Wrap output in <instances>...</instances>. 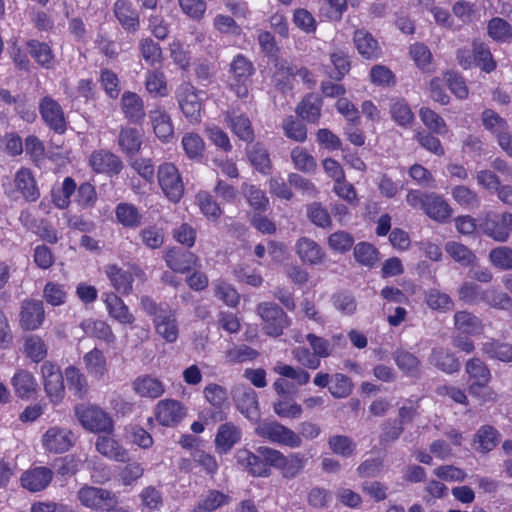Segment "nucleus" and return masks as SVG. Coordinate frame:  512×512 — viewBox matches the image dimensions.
<instances>
[{
    "label": "nucleus",
    "mask_w": 512,
    "mask_h": 512,
    "mask_svg": "<svg viewBox=\"0 0 512 512\" xmlns=\"http://www.w3.org/2000/svg\"><path fill=\"white\" fill-rule=\"evenodd\" d=\"M140 306L148 316L152 317L156 334L167 343H175L179 336L176 311L169 305L156 303L149 296L140 298Z\"/></svg>",
    "instance_id": "f257e3e1"
},
{
    "label": "nucleus",
    "mask_w": 512,
    "mask_h": 512,
    "mask_svg": "<svg viewBox=\"0 0 512 512\" xmlns=\"http://www.w3.org/2000/svg\"><path fill=\"white\" fill-rule=\"evenodd\" d=\"M465 372L468 375V391L473 397L482 402L496 401L497 394L488 387L491 372L487 365L479 358H472L466 362Z\"/></svg>",
    "instance_id": "f03ea898"
},
{
    "label": "nucleus",
    "mask_w": 512,
    "mask_h": 512,
    "mask_svg": "<svg viewBox=\"0 0 512 512\" xmlns=\"http://www.w3.org/2000/svg\"><path fill=\"white\" fill-rule=\"evenodd\" d=\"M478 232L497 242H506L512 233V213L483 212L478 215Z\"/></svg>",
    "instance_id": "7ed1b4c3"
},
{
    "label": "nucleus",
    "mask_w": 512,
    "mask_h": 512,
    "mask_svg": "<svg viewBox=\"0 0 512 512\" xmlns=\"http://www.w3.org/2000/svg\"><path fill=\"white\" fill-rule=\"evenodd\" d=\"M255 433L259 437L267 439L272 443L290 448H298L302 445L300 435L277 421H258L255 427Z\"/></svg>",
    "instance_id": "20e7f679"
},
{
    "label": "nucleus",
    "mask_w": 512,
    "mask_h": 512,
    "mask_svg": "<svg viewBox=\"0 0 512 512\" xmlns=\"http://www.w3.org/2000/svg\"><path fill=\"white\" fill-rule=\"evenodd\" d=\"M255 433L259 437L267 439L272 443L290 448H298L302 445L300 435L277 421H258L255 427Z\"/></svg>",
    "instance_id": "39448f33"
},
{
    "label": "nucleus",
    "mask_w": 512,
    "mask_h": 512,
    "mask_svg": "<svg viewBox=\"0 0 512 512\" xmlns=\"http://www.w3.org/2000/svg\"><path fill=\"white\" fill-rule=\"evenodd\" d=\"M255 433L259 437L267 439L272 443L290 448H298L302 445L300 435L277 421H258L255 427Z\"/></svg>",
    "instance_id": "423d86ee"
},
{
    "label": "nucleus",
    "mask_w": 512,
    "mask_h": 512,
    "mask_svg": "<svg viewBox=\"0 0 512 512\" xmlns=\"http://www.w3.org/2000/svg\"><path fill=\"white\" fill-rule=\"evenodd\" d=\"M75 416L82 427L90 432H110L113 429L111 416L99 406L78 404L75 406Z\"/></svg>",
    "instance_id": "0eeeda50"
},
{
    "label": "nucleus",
    "mask_w": 512,
    "mask_h": 512,
    "mask_svg": "<svg viewBox=\"0 0 512 512\" xmlns=\"http://www.w3.org/2000/svg\"><path fill=\"white\" fill-rule=\"evenodd\" d=\"M158 184L167 199L178 203L184 194V183L178 168L169 162L159 165L157 170Z\"/></svg>",
    "instance_id": "6e6552de"
},
{
    "label": "nucleus",
    "mask_w": 512,
    "mask_h": 512,
    "mask_svg": "<svg viewBox=\"0 0 512 512\" xmlns=\"http://www.w3.org/2000/svg\"><path fill=\"white\" fill-rule=\"evenodd\" d=\"M257 313L264 323L265 333L269 336H280L290 324L287 314L275 303H260L257 307Z\"/></svg>",
    "instance_id": "1a4fd4ad"
},
{
    "label": "nucleus",
    "mask_w": 512,
    "mask_h": 512,
    "mask_svg": "<svg viewBox=\"0 0 512 512\" xmlns=\"http://www.w3.org/2000/svg\"><path fill=\"white\" fill-rule=\"evenodd\" d=\"M177 101L179 107L192 124L201 122L202 113V98L199 92L189 83H183L177 90Z\"/></svg>",
    "instance_id": "9d476101"
},
{
    "label": "nucleus",
    "mask_w": 512,
    "mask_h": 512,
    "mask_svg": "<svg viewBox=\"0 0 512 512\" xmlns=\"http://www.w3.org/2000/svg\"><path fill=\"white\" fill-rule=\"evenodd\" d=\"M75 442L73 432L60 426L49 427L41 437L44 450L48 453L60 454L68 451Z\"/></svg>",
    "instance_id": "9b49d317"
},
{
    "label": "nucleus",
    "mask_w": 512,
    "mask_h": 512,
    "mask_svg": "<svg viewBox=\"0 0 512 512\" xmlns=\"http://www.w3.org/2000/svg\"><path fill=\"white\" fill-rule=\"evenodd\" d=\"M154 415L160 425L174 427L186 417L187 408L182 402L167 398L156 404Z\"/></svg>",
    "instance_id": "f8f14e48"
},
{
    "label": "nucleus",
    "mask_w": 512,
    "mask_h": 512,
    "mask_svg": "<svg viewBox=\"0 0 512 512\" xmlns=\"http://www.w3.org/2000/svg\"><path fill=\"white\" fill-rule=\"evenodd\" d=\"M39 112L44 123L57 134H63L67 120L61 105L50 96L40 100Z\"/></svg>",
    "instance_id": "ddd939ff"
},
{
    "label": "nucleus",
    "mask_w": 512,
    "mask_h": 512,
    "mask_svg": "<svg viewBox=\"0 0 512 512\" xmlns=\"http://www.w3.org/2000/svg\"><path fill=\"white\" fill-rule=\"evenodd\" d=\"M80 503L92 510H106L114 505V495L106 489L85 485L77 492Z\"/></svg>",
    "instance_id": "4468645a"
},
{
    "label": "nucleus",
    "mask_w": 512,
    "mask_h": 512,
    "mask_svg": "<svg viewBox=\"0 0 512 512\" xmlns=\"http://www.w3.org/2000/svg\"><path fill=\"white\" fill-rule=\"evenodd\" d=\"M44 390L52 403H59L64 396L63 374L59 367L49 361L41 366Z\"/></svg>",
    "instance_id": "2eb2a0df"
},
{
    "label": "nucleus",
    "mask_w": 512,
    "mask_h": 512,
    "mask_svg": "<svg viewBox=\"0 0 512 512\" xmlns=\"http://www.w3.org/2000/svg\"><path fill=\"white\" fill-rule=\"evenodd\" d=\"M230 72L233 74V77L237 82L236 84H231V88L235 91L238 97H247L248 87L246 83L254 72L252 63L243 55L239 54L231 63Z\"/></svg>",
    "instance_id": "dca6fc26"
},
{
    "label": "nucleus",
    "mask_w": 512,
    "mask_h": 512,
    "mask_svg": "<svg viewBox=\"0 0 512 512\" xmlns=\"http://www.w3.org/2000/svg\"><path fill=\"white\" fill-rule=\"evenodd\" d=\"M45 319L42 301L28 299L23 301L20 311V325L24 330L38 329Z\"/></svg>",
    "instance_id": "f3484780"
},
{
    "label": "nucleus",
    "mask_w": 512,
    "mask_h": 512,
    "mask_svg": "<svg viewBox=\"0 0 512 512\" xmlns=\"http://www.w3.org/2000/svg\"><path fill=\"white\" fill-rule=\"evenodd\" d=\"M53 479V471L44 466L32 467L22 473L20 481L23 488L30 492L46 489Z\"/></svg>",
    "instance_id": "a211bd4d"
},
{
    "label": "nucleus",
    "mask_w": 512,
    "mask_h": 512,
    "mask_svg": "<svg viewBox=\"0 0 512 512\" xmlns=\"http://www.w3.org/2000/svg\"><path fill=\"white\" fill-rule=\"evenodd\" d=\"M10 383L15 395L22 400L34 397L39 390L35 376L26 369L16 370L11 377Z\"/></svg>",
    "instance_id": "6ab92c4d"
},
{
    "label": "nucleus",
    "mask_w": 512,
    "mask_h": 512,
    "mask_svg": "<svg viewBox=\"0 0 512 512\" xmlns=\"http://www.w3.org/2000/svg\"><path fill=\"white\" fill-rule=\"evenodd\" d=\"M113 13L124 30L135 33L140 27L138 11L128 0H117L113 5Z\"/></svg>",
    "instance_id": "aec40b11"
},
{
    "label": "nucleus",
    "mask_w": 512,
    "mask_h": 512,
    "mask_svg": "<svg viewBox=\"0 0 512 512\" xmlns=\"http://www.w3.org/2000/svg\"><path fill=\"white\" fill-rule=\"evenodd\" d=\"M164 259L170 269L181 274L200 267V260L194 253L182 252L177 248L167 251Z\"/></svg>",
    "instance_id": "412c9836"
},
{
    "label": "nucleus",
    "mask_w": 512,
    "mask_h": 512,
    "mask_svg": "<svg viewBox=\"0 0 512 512\" xmlns=\"http://www.w3.org/2000/svg\"><path fill=\"white\" fill-rule=\"evenodd\" d=\"M295 252L299 259L308 265H319L325 258L326 253L323 248L314 240L308 237H301L295 244Z\"/></svg>",
    "instance_id": "4be33fe9"
},
{
    "label": "nucleus",
    "mask_w": 512,
    "mask_h": 512,
    "mask_svg": "<svg viewBox=\"0 0 512 512\" xmlns=\"http://www.w3.org/2000/svg\"><path fill=\"white\" fill-rule=\"evenodd\" d=\"M89 165L97 173L117 174L122 169L119 157L105 150L94 151L90 155Z\"/></svg>",
    "instance_id": "5701e85b"
},
{
    "label": "nucleus",
    "mask_w": 512,
    "mask_h": 512,
    "mask_svg": "<svg viewBox=\"0 0 512 512\" xmlns=\"http://www.w3.org/2000/svg\"><path fill=\"white\" fill-rule=\"evenodd\" d=\"M424 201L423 211L434 221L444 223L452 216L453 210L442 196L435 193H426V200Z\"/></svg>",
    "instance_id": "b1692460"
},
{
    "label": "nucleus",
    "mask_w": 512,
    "mask_h": 512,
    "mask_svg": "<svg viewBox=\"0 0 512 512\" xmlns=\"http://www.w3.org/2000/svg\"><path fill=\"white\" fill-rule=\"evenodd\" d=\"M83 364L88 374L98 381L103 380L109 370L104 352L97 347L84 354Z\"/></svg>",
    "instance_id": "393cba45"
},
{
    "label": "nucleus",
    "mask_w": 512,
    "mask_h": 512,
    "mask_svg": "<svg viewBox=\"0 0 512 512\" xmlns=\"http://www.w3.org/2000/svg\"><path fill=\"white\" fill-rule=\"evenodd\" d=\"M353 41L358 53L365 59L374 60L382 55L378 41L364 29L354 32Z\"/></svg>",
    "instance_id": "a878e982"
},
{
    "label": "nucleus",
    "mask_w": 512,
    "mask_h": 512,
    "mask_svg": "<svg viewBox=\"0 0 512 512\" xmlns=\"http://www.w3.org/2000/svg\"><path fill=\"white\" fill-rule=\"evenodd\" d=\"M104 296L108 315L112 319L123 325H132L135 322V316L120 297L114 293H107Z\"/></svg>",
    "instance_id": "bb28decb"
},
{
    "label": "nucleus",
    "mask_w": 512,
    "mask_h": 512,
    "mask_svg": "<svg viewBox=\"0 0 512 512\" xmlns=\"http://www.w3.org/2000/svg\"><path fill=\"white\" fill-rule=\"evenodd\" d=\"M235 458L237 463L253 476L267 477L270 475V468L266 467V463L258 453L254 454L243 448L237 450Z\"/></svg>",
    "instance_id": "cd10ccee"
},
{
    "label": "nucleus",
    "mask_w": 512,
    "mask_h": 512,
    "mask_svg": "<svg viewBox=\"0 0 512 512\" xmlns=\"http://www.w3.org/2000/svg\"><path fill=\"white\" fill-rule=\"evenodd\" d=\"M149 119L155 135L163 142H169L174 136V127L170 115L162 108L149 112Z\"/></svg>",
    "instance_id": "c85d7f7f"
},
{
    "label": "nucleus",
    "mask_w": 512,
    "mask_h": 512,
    "mask_svg": "<svg viewBox=\"0 0 512 512\" xmlns=\"http://www.w3.org/2000/svg\"><path fill=\"white\" fill-rule=\"evenodd\" d=\"M235 401L239 411L250 420L259 418V403L256 392L250 387L238 388Z\"/></svg>",
    "instance_id": "c756f323"
},
{
    "label": "nucleus",
    "mask_w": 512,
    "mask_h": 512,
    "mask_svg": "<svg viewBox=\"0 0 512 512\" xmlns=\"http://www.w3.org/2000/svg\"><path fill=\"white\" fill-rule=\"evenodd\" d=\"M80 328L87 336L95 337L107 344H113L116 341V336L106 321L88 318L80 323Z\"/></svg>",
    "instance_id": "7c9ffc66"
},
{
    "label": "nucleus",
    "mask_w": 512,
    "mask_h": 512,
    "mask_svg": "<svg viewBox=\"0 0 512 512\" xmlns=\"http://www.w3.org/2000/svg\"><path fill=\"white\" fill-rule=\"evenodd\" d=\"M15 187L27 201H36L40 192L32 172L27 168H21L15 174Z\"/></svg>",
    "instance_id": "2f4dec72"
},
{
    "label": "nucleus",
    "mask_w": 512,
    "mask_h": 512,
    "mask_svg": "<svg viewBox=\"0 0 512 512\" xmlns=\"http://www.w3.org/2000/svg\"><path fill=\"white\" fill-rule=\"evenodd\" d=\"M133 390L140 397L158 398L165 392L164 384L150 375L137 377L133 382Z\"/></svg>",
    "instance_id": "473e14b6"
},
{
    "label": "nucleus",
    "mask_w": 512,
    "mask_h": 512,
    "mask_svg": "<svg viewBox=\"0 0 512 512\" xmlns=\"http://www.w3.org/2000/svg\"><path fill=\"white\" fill-rule=\"evenodd\" d=\"M121 110L131 122H140L145 116L144 104L141 97L130 91L124 92L121 98Z\"/></svg>",
    "instance_id": "72a5a7b5"
},
{
    "label": "nucleus",
    "mask_w": 512,
    "mask_h": 512,
    "mask_svg": "<svg viewBox=\"0 0 512 512\" xmlns=\"http://www.w3.org/2000/svg\"><path fill=\"white\" fill-rule=\"evenodd\" d=\"M455 329L466 335H477L483 332L482 320L469 311H458L454 314Z\"/></svg>",
    "instance_id": "f704fd0d"
},
{
    "label": "nucleus",
    "mask_w": 512,
    "mask_h": 512,
    "mask_svg": "<svg viewBox=\"0 0 512 512\" xmlns=\"http://www.w3.org/2000/svg\"><path fill=\"white\" fill-rule=\"evenodd\" d=\"M241 438V430L231 422L221 424L218 428L215 444L219 451L228 452Z\"/></svg>",
    "instance_id": "c9c22d12"
},
{
    "label": "nucleus",
    "mask_w": 512,
    "mask_h": 512,
    "mask_svg": "<svg viewBox=\"0 0 512 512\" xmlns=\"http://www.w3.org/2000/svg\"><path fill=\"white\" fill-rule=\"evenodd\" d=\"M392 120L403 128H410L415 120L409 104L403 98H393L389 107Z\"/></svg>",
    "instance_id": "e433bc0d"
},
{
    "label": "nucleus",
    "mask_w": 512,
    "mask_h": 512,
    "mask_svg": "<svg viewBox=\"0 0 512 512\" xmlns=\"http://www.w3.org/2000/svg\"><path fill=\"white\" fill-rule=\"evenodd\" d=\"M225 122L232 132L241 140L251 141L253 139L251 122L244 114L227 112Z\"/></svg>",
    "instance_id": "4c0bfd02"
},
{
    "label": "nucleus",
    "mask_w": 512,
    "mask_h": 512,
    "mask_svg": "<svg viewBox=\"0 0 512 512\" xmlns=\"http://www.w3.org/2000/svg\"><path fill=\"white\" fill-rule=\"evenodd\" d=\"M105 273L117 292L127 295L132 291L133 277L131 273L116 265L106 266Z\"/></svg>",
    "instance_id": "58836bf2"
},
{
    "label": "nucleus",
    "mask_w": 512,
    "mask_h": 512,
    "mask_svg": "<svg viewBox=\"0 0 512 512\" xmlns=\"http://www.w3.org/2000/svg\"><path fill=\"white\" fill-rule=\"evenodd\" d=\"M195 203L199 207L203 216L211 222L218 221L223 214V210L219 203L207 191H199L195 195Z\"/></svg>",
    "instance_id": "ea45409f"
},
{
    "label": "nucleus",
    "mask_w": 512,
    "mask_h": 512,
    "mask_svg": "<svg viewBox=\"0 0 512 512\" xmlns=\"http://www.w3.org/2000/svg\"><path fill=\"white\" fill-rule=\"evenodd\" d=\"M64 377L70 391L78 398H83L88 390L89 385L86 376L81 370L75 366H68L64 371Z\"/></svg>",
    "instance_id": "a19ab883"
},
{
    "label": "nucleus",
    "mask_w": 512,
    "mask_h": 512,
    "mask_svg": "<svg viewBox=\"0 0 512 512\" xmlns=\"http://www.w3.org/2000/svg\"><path fill=\"white\" fill-rule=\"evenodd\" d=\"M96 449L102 455L115 461L124 462L128 459L127 451L113 438L101 436L96 441Z\"/></svg>",
    "instance_id": "79ce46f5"
},
{
    "label": "nucleus",
    "mask_w": 512,
    "mask_h": 512,
    "mask_svg": "<svg viewBox=\"0 0 512 512\" xmlns=\"http://www.w3.org/2000/svg\"><path fill=\"white\" fill-rule=\"evenodd\" d=\"M231 501L229 495L218 490H209L196 504L194 512H213Z\"/></svg>",
    "instance_id": "37998d69"
},
{
    "label": "nucleus",
    "mask_w": 512,
    "mask_h": 512,
    "mask_svg": "<svg viewBox=\"0 0 512 512\" xmlns=\"http://www.w3.org/2000/svg\"><path fill=\"white\" fill-rule=\"evenodd\" d=\"M499 442V433L489 425L480 427L475 434V449L480 453L491 451Z\"/></svg>",
    "instance_id": "c03bdc74"
},
{
    "label": "nucleus",
    "mask_w": 512,
    "mask_h": 512,
    "mask_svg": "<svg viewBox=\"0 0 512 512\" xmlns=\"http://www.w3.org/2000/svg\"><path fill=\"white\" fill-rule=\"evenodd\" d=\"M430 362L440 370L447 373L456 372L460 368V363L455 355L444 348L433 349L430 356Z\"/></svg>",
    "instance_id": "a18cd8bd"
},
{
    "label": "nucleus",
    "mask_w": 512,
    "mask_h": 512,
    "mask_svg": "<svg viewBox=\"0 0 512 512\" xmlns=\"http://www.w3.org/2000/svg\"><path fill=\"white\" fill-rule=\"evenodd\" d=\"M481 350L488 358L501 362H512V345L509 343L489 339L482 344Z\"/></svg>",
    "instance_id": "49530a36"
},
{
    "label": "nucleus",
    "mask_w": 512,
    "mask_h": 512,
    "mask_svg": "<svg viewBox=\"0 0 512 512\" xmlns=\"http://www.w3.org/2000/svg\"><path fill=\"white\" fill-rule=\"evenodd\" d=\"M118 143L123 152L128 155H135L141 148L142 135L137 129L126 127L121 129Z\"/></svg>",
    "instance_id": "de8ad7c7"
},
{
    "label": "nucleus",
    "mask_w": 512,
    "mask_h": 512,
    "mask_svg": "<svg viewBox=\"0 0 512 512\" xmlns=\"http://www.w3.org/2000/svg\"><path fill=\"white\" fill-rule=\"evenodd\" d=\"M353 256L357 263L366 267H373L380 260L378 249L368 242L357 243L353 249Z\"/></svg>",
    "instance_id": "09e8293b"
},
{
    "label": "nucleus",
    "mask_w": 512,
    "mask_h": 512,
    "mask_svg": "<svg viewBox=\"0 0 512 512\" xmlns=\"http://www.w3.org/2000/svg\"><path fill=\"white\" fill-rule=\"evenodd\" d=\"M321 107V100L317 96L310 94L298 105L296 112L301 118L316 123L321 116Z\"/></svg>",
    "instance_id": "8fccbe9b"
},
{
    "label": "nucleus",
    "mask_w": 512,
    "mask_h": 512,
    "mask_svg": "<svg viewBox=\"0 0 512 512\" xmlns=\"http://www.w3.org/2000/svg\"><path fill=\"white\" fill-rule=\"evenodd\" d=\"M419 117L425 127L431 132L438 135H445L449 132L445 120L434 110L428 107H422L419 110Z\"/></svg>",
    "instance_id": "3c124183"
},
{
    "label": "nucleus",
    "mask_w": 512,
    "mask_h": 512,
    "mask_svg": "<svg viewBox=\"0 0 512 512\" xmlns=\"http://www.w3.org/2000/svg\"><path fill=\"white\" fill-rule=\"evenodd\" d=\"M139 50L145 62L152 66H161L163 54L160 45L151 38H144L139 42Z\"/></svg>",
    "instance_id": "603ef678"
},
{
    "label": "nucleus",
    "mask_w": 512,
    "mask_h": 512,
    "mask_svg": "<svg viewBox=\"0 0 512 512\" xmlns=\"http://www.w3.org/2000/svg\"><path fill=\"white\" fill-rule=\"evenodd\" d=\"M355 239L353 235L345 230H337L327 238L329 249L337 254H345L353 247Z\"/></svg>",
    "instance_id": "864d4df0"
},
{
    "label": "nucleus",
    "mask_w": 512,
    "mask_h": 512,
    "mask_svg": "<svg viewBox=\"0 0 512 512\" xmlns=\"http://www.w3.org/2000/svg\"><path fill=\"white\" fill-rule=\"evenodd\" d=\"M487 33L490 38L497 42L512 41V27L500 17L492 18L487 25Z\"/></svg>",
    "instance_id": "5fc2aeb1"
},
{
    "label": "nucleus",
    "mask_w": 512,
    "mask_h": 512,
    "mask_svg": "<svg viewBox=\"0 0 512 512\" xmlns=\"http://www.w3.org/2000/svg\"><path fill=\"white\" fill-rule=\"evenodd\" d=\"M116 219L125 227L135 228L141 223L138 209L129 203H120L115 209Z\"/></svg>",
    "instance_id": "6e6d98bb"
},
{
    "label": "nucleus",
    "mask_w": 512,
    "mask_h": 512,
    "mask_svg": "<svg viewBox=\"0 0 512 512\" xmlns=\"http://www.w3.org/2000/svg\"><path fill=\"white\" fill-rule=\"evenodd\" d=\"M328 446L334 454L349 458L355 454L357 444L346 435H333L328 439Z\"/></svg>",
    "instance_id": "4d7b16f0"
},
{
    "label": "nucleus",
    "mask_w": 512,
    "mask_h": 512,
    "mask_svg": "<svg viewBox=\"0 0 512 512\" xmlns=\"http://www.w3.org/2000/svg\"><path fill=\"white\" fill-rule=\"evenodd\" d=\"M250 163L261 173L268 174L271 170V161L263 145L256 143L248 149Z\"/></svg>",
    "instance_id": "13d9d810"
},
{
    "label": "nucleus",
    "mask_w": 512,
    "mask_h": 512,
    "mask_svg": "<svg viewBox=\"0 0 512 512\" xmlns=\"http://www.w3.org/2000/svg\"><path fill=\"white\" fill-rule=\"evenodd\" d=\"M273 410L280 418L288 419H298L303 413L302 406L286 396L273 403Z\"/></svg>",
    "instance_id": "bf43d9fd"
},
{
    "label": "nucleus",
    "mask_w": 512,
    "mask_h": 512,
    "mask_svg": "<svg viewBox=\"0 0 512 512\" xmlns=\"http://www.w3.org/2000/svg\"><path fill=\"white\" fill-rule=\"evenodd\" d=\"M28 52L35 61L45 67L50 68L54 60V55L48 44L39 42L37 40H30L27 43Z\"/></svg>",
    "instance_id": "052dcab7"
},
{
    "label": "nucleus",
    "mask_w": 512,
    "mask_h": 512,
    "mask_svg": "<svg viewBox=\"0 0 512 512\" xmlns=\"http://www.w3.org/2000/svg\"><path fill=\"white\" fill-rule=\"evenodd\" d=\"M459 299L466 304L476 305L485 302L486 289H482L479 285L473 282H464L458 290Z\"/></svg>",
    "instance_id": "680f3d73"
},
{
    "label": "nucleus",
    "mask_w": 512,
    "mask_h": 512,
    "mask_svg": "<svg viewBox=\"0 0 512 512\" xmlns=\"http://www.w3.org/2000/svg\"><path fill=\"white\" fill-rule=\"evenodd\" d=\"M481 120L484 128L496 138L509 128L507 121L492 109H485L481 114Z\"/></svg>",
    "instance_id": "e2e57ef3"
},
{
    "label": "nucleus",
    "mask_w": 512,
    "mask_h": 512,
    "mask_svg": "<svg viewBox=\"0 0 512 512\" xmlns=\"http://www.w3.org/2000/svg\"><path fill=\"white\" fill-rule=\"evenodd\" d=\"M273 370L280 376L293 380L299 386L308 384L311 377L304 368L283 363H277Z\"/></svg>",
    "instance_id": "0e129e2a"
},
{
    "label": "nucleus",
    "mask_w": 512,
    "mask_h": 512,
    "mask_svg": "<svg viewBox=\"0 0 512 512\" xmlns=\"http://www.w3.org/2000/svg\"><path fill=\"white\" fill-rule=\"evenodd\" d=\"M451 195L453 199L461 206L474 209L480 205L478 194L464 185H458L452 188Z\"/></svg>",
    "instance_id": "69168bd1"
},
{
    "label": "nucleus",
    "mask_w": 512,
    "mask_h": 512,
    "mask_svg": "<svg viewBox=\"0 0 512 512\" xmlns=\"http://www.w3.org/2000/svg\"><path fill=\"white\" fill-rule=\"evenodd\" d=\"M182 147L190 159H199L203 156L205 143L197 133H186L182 137Z\"/></svg>",
    "instance_id": "338daca9"
},
{
    "label": "nucleus",
    "mask_w": 512,
    "mask_h": 512,
    "mask_svg": "<svg viewBox=\"0 0 512 512\" xmlns=\"http://www.w3.org/2000/svg\"><path fill=\"white\" fill-rule=\"evenodd\" d=\"M489 260L500 270H512V248L500 246L489 252Z\"/></svg>",
    "instance_id": "774afa93"
}]
</instances>
